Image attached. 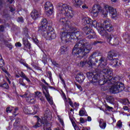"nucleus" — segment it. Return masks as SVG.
<instances>
[{"label":"nucleus","instance_id":"1","mask_svg":"<svg viewBox=\"0 0 130 130\" xmlns=\"http://www.w3.org/2000/svg\"><path fill=\"white\" fill-rule=\"evenodd\" d=\"M102 73L104 74H98L96 73L87 72V77L89 80H91L90 83L93 85H100L102 86L105 84H108L107 81H109V78H112L113 72L112 69H103Z\"/></svg>","mask_w":130,"mask_h":130},{"label":"nucleus","instance_id":"2","mask_svg":"<svg viewBox=\"0 0 130 130\" xmlns=\"http://www.w3.org/2000/svg\"><path fill=\"white\" fill-rule=\"evenodd\" d=\"M92 49V45L86 40H81L75 45L72 50L73 55H79L80 57L88 54Z\"/></svg>","mask_w":130,"mask_h":130},{"label":"nucleus","instance_id":"3","mask_svg":"<svg viewBox=\"0 0 130 130\" xmlns=\"http://www.w3.org/2000/svg\"><path fill=\"white\" fill-rule=\"evenodd\" d=\"M47 19L46 18H43L41 21V24L39 27V31H40L44 38H45L47 40H53L55 39L56 37V34L54 33L53 28L51 26H48L47 29Z\"/></svg>","mask_w":130,"mask_h":130},{"label":"nucleus","instance_id":"4","mask_svg":"<svg viewBox=\"0 0 130 130\" xmlns=\"http://www.w3.org/2000/svg\"><path fill=\"white\" fill-rule=\"evenodd\" d=\"M94 57H98L96 58L97 60L99 61V63L101 68L103 69V70H111V69H106V66H107V59L106 58L103 57L102 54L101 53L93 52V53L88 58V61L87 62V64H88V68L92 69L94 63H93L92 58Z\"/></svg>","mask_w":130,"mask_h":130},{"label":"nucleus","instance_id":"5","mask_svg":"<svg viewBox=\"0 0 130 130\" xmlns=\"http://www.w3.org/2000/svg\"><path fill=\"white\" fill-rule=\"evenodd\" d=\"M81 36H83V32L79 31L60 32V38L63 43H71L72 40L79 39Z\"/></svg>","mask_w":130,"mask_h":130},{"label":"nucleus","instance_id":"6","mask_svg":"<svg viewBox=\"0 0 130 130\" xmlns=\"http://www.w3.org/2000/svg\"><path fill=\"white\" fill-rule=\"evenodd\" d=\"M57 14L64 15L67 18L72 19L74 17V11L72 10V7L68 4L59 3L57 5Z\"/></svg>","mask_w":130,"mask_h":130},{"label":"nucleus","instance_id":"7","mask_svg":"<svg viewBox=\"0 0 130 130\" xmlns=\"http://www.w3.org/2000/svg\"><path fill=\"white\" fill-rule=\"evenodd\" d=\"M31 123L32 124L31 127H32L33 128H38V127H40V126H41L42 124H44V130H51V127H47L50 126V123L48 122L47 120H45L44 121L43 120H41V119L38 118L37 121L36 123H34V122H32Z\"/></svg>","mask_w":130,"mask_h":130},{"label":"nucleus","instance_id":"8","mask_svg":"<svg viewBox=\"0 0 130 130\" xmlns=\"http://www.w3.org/2000/svg\"><path fill=\"white\" fill-rule=\"evenodd\" d=\"M123 90H124V84L122 82H118L114 83V85L111 87L110 92L113 94H117Z\"/></svg>","mask_w":130,"mask_h":130},{"label":"nucleus","instance_id":"9","mask_svg":"<svg viewBox=\"0 0 130 130\" xmlns=\"http://www.w3.org/2000/svg\"><path fill=\"white\" fill-rule=\"evenodd\" d=\"M105 10L103 12L104 17L107 16V14H108V12L109 14H111L112 15V19H115L116 17H117V12L116 11V9H113L112 7H110L108 5L105 6Z\"/></svg>","mask_w":130,"mask_h":130},{"label":"nucleus","instance_id":"10","mask_svg":"<svg viewBox=\"0 0 130 130\" xmlns=\"http://www.w3.org/2000/svg\"><path fill=\"white\" fill-rule=\"evenodd\" d=\"M102 12H103V10H102V8L100 7V5H95L92 7L91 15L93 18H96L98 17V14L99 13H102Z\"/></svg>","mask_w":130,"mask_h":130},{"label":"nucleus","instance_id":"11","mask_svg":"<svg viewBox=\"0 0 130 130\" xmlns=\"http://www.w3.org/2000/svg\"><path fill=\"white\" fill-rule=\"evenodd\" d=\"M42 88L43 89V93L45 95L47 101L50 105H52V104H53V101H52V98L50 96V95L49 94L48 88L45 85H42Z\"/></svg>","mask_w":130,"mask_h":130},{"label":"nucleus","instance_id":"12","mask_svg":"<svg viewBox=\"0 0 130 130\" xmlns=\"http://www.w3.org/2000/svg\"><path fill=\"white\" fill-rule=\"evenodd\" d=\"M22 98H26V101L28 103H35V97L32 96V94L28 92H25L24 94L20 95Z\"/></svg>","mask_w":130,"mask_h":130},{"label":"nucleus","instance_id":"13","mask_svg":"<svg viewBox=\"0 0 130 130\" xmlns=\"http://www.w3.org/2000/svg\"><path fill=\"white\" fill-rule=\"evenodd\" d=\"M107 41L108 43L113 45H118L119 43L118 38H115L113 35H110L109 37L107 38Z\"/></svg>","mask_w":130,"mask_h":130},{"label":"nucleus","instance_id":"14","mask_svg":"<svg viewBox=\"0 0 130 130\" xmlns=\"http://www.w3.org/2000/svg\"><path fill=\"white\" fill-rule=\"evenodd\" d=\"M103 25L105 29H106V31H108V32H111L113 31V27L109 24V21H108V20L105 21L103 22Z\"/></svg>","mask_w":130,"mask_h":130},{"label":"nucleus","instance_id":"15","mask_svg":"<svg viewBox=\"0 0 130 130\" xmlns=\"http://www.w3.org/2000/svg\"><path fill=\"white\" fill-rule=\"evenodd\" d=\"M110 60L113 68H119V67L121 66V61H120L118 58H114Z\"/></svg>","mask_w":130,"mask_h":130},{"label":"nucleus","instance_id":"16","mask_svg":"<svg viewBox=\"0 0 130 130\" xmlns=\"http://www.w3.org/2000/svg\"><path fill=\"white\" fill-rule=\"evenodd\" d=\"M30 16L34 20H36V19H38V18H39L41 16V13L36 10H34L31 13Z\"/></svg>","mask_w":130,"mask_h":130},{"label":"nucleus","instance_id":"17","mask_svg":"<svg viewBox=\"0 0 130 130\" xmlns=\"http://www.w3.org/2000/svg\"><path fill=\"white\" fill-rule=\"evenodd\" d=\"M117 56V53L115 51L112 50L108 53V58L109 60H112L113 57H116Z\"/></svg>","mask_w":130,"mask_h":130},{"label":"nucleus","instance_id":"18","mask_svg":"<svg viewBox=\"0 0 130 130\" xmlns=\"http://www.w3.org/2000/svg\"><path fill=\"white\" fill-rule=\"evenodd\" d=\"M117 56V53L115 51L112 50L108 53V58L109 60H112L113 57H116Z\"/></svg>","mask_w":130,"mask_h":130},{"label":"nucleus","instance_id":"19","mask_svg":"<svg viewBox=\"0 0 130 130\" xmlns=\"http://www.w3.org/2000/svg\"><path fill=\"white\" fill-rule=\"evenodd\" d=\"M119 80H120V77L116 76L111 79L110 78H109V80H107V82L109 85H110L111 84H115V83H117L118 82V81H119Z\"/></svg>","mask_w":130,"mask_h":130},{"label":"nucleus","instance_id":"20","mask_svg":"<svg viewBox=\"0 0 130 130\" xmlns=\"http://www.w3.org/2000/svg\"><path fill=\"white\" fill-rule=\"evenodd\" d=\"M85 77L84 76V74H83L81 73H78L76 77V80L80 84H81L82 82H84V80H85Z\"/></svg>","mask_w":130,"mask_h":130},{"label":"nucleus","instance_id":"21","mask_svg":"<svg viewBox=\"0 0 130 130\" xmlns=\"http://www.w3.org/2000/svg\"><path fill=\"white\" fill-rule=\"evenodd\" d=\"M44 115V118L41 120H43L44 122V121L47 120V118H48V117H50V116H51V112L49 110V109L48 108L46 109V110L45 111V113Z\"/></svg>","mask_w":130,"mask_h":130},{"label":"nucleus","instance_id":"22","mask_svg":"<svg viewBox=\"0 0 130 130\" xmlns=\"http://www.w3.org/2000/svg\"><path fill=\"white\" fill-rule=\"evenodd\" d=\"M23 45L26 48L28 49H31V44L28 41V38L27 37H24L22 39Z\"/></svg>","mask_w":130,"mask_h":130},{"label":"nucleus","instance_id":"23","mask_svg":"<svg viewBox=\"0 0 130 130\" xmlns=\"http://www.w3.org/2000/svg\"><path fill=\"white\" fill-rule=\"evenodd\" d=\"M74 3V6L76 8H80L83 5V1L82 0H72Z\"/></svg>","mask_w":130,"mask_h":130},{"label":"nucleus","instance_id":"24","mask_svg":"<svg viewBox=\"0 0 130 130\" xmlns=\"http://www.w3.org/2000/svg\"><path fill=\"white\" fill-rule=\"evenodd\" d=\"M59 22L60 24L62 25H67V26H69L71 22L68 21L67 18H61L59 19Z\"/></svg>","mask_w":130,"mask_h":130},{"label":"nucleus","instance_id":"25","mask_svg":"<svg viewBox=\"0 0 130 130\" xmlns=\"http://www.w3.org/2000/svg\"><path fill=\"white\" fill-rule=\"evenodd\" d=\"M99 123L100 127L102 129H105V127H106V122H104V120H103V119H100Z\"/></svg>","mask_w":130,"mask_h":130},{"label":"nucleus","instance_id":"26","mask_svg":"<svg viewBox=\"0 0 130 130\" xmlns=\"http://www.w3.org/2000/svg\"><path fill=\"white\" fill-rule=\"evenodd\" d=\"M45 10L47 11L49 9H53V5L50 2H47L45 4Z\"/></svg>","mask_w":130,"mask_h":130},{"label":"nucleus","instance_id":"27","mask_svg":"<svg viewBox=\"0 0 130 130\" xmlns=\"http://www.w3.org/2000/svg\"><path fill=\"white\" fill-rule=\"evenodd\" d=\"M35 97H37L38 100H41V101H44V99L42 97V93L41 92H35Z\"/></svg>","mask_w":130,"mask_h":130},{"label":"nucleus","instance_id":"28","mask_svg":"<svg viewBox=\"0 0 130 130\" xmlns=\"http://www.w3.org/2000/svg\"><path fill=\"white\" fill-rule=\"evenodd\" d=\"M83 31L85 32V34L86 35H88V34H90L93 30L88 27V26H86L85 27L83 28Z\"/></svg>","mask_w":130,"mask_h":130},{"label":"nucleus","instance_id":"29","mask_svg":"<svg viewBox=\"0 0 130 130\" xmlns=\"http://www.w3.org/2000/svg\"><path fill=\"white\" fill-rule=\"evenodd\" d=\"M68 51V47L66 46H62L60 47V51L61 54H64L66 52Z\"/></svg>","mask_w":130,"mask_h":130},{"label":"nucleus","instance_id":"30","mask_svg":"<svg viewBox=\"0 0 130 130\" xmlns=\"http://www.w3.org/2000/svg\"><path fill=\"white\" fill-rule=\"evenodd\" d=\"M89 35L87 36L88 39H93V38H96V34L94 30H91V32H89Z\"/></svg>","mask_w":130,"mask_h":130},{"label":"nucleus","instance_id":"31","mask_svg":"<svg viewBox=\"0 0 130 130\" xmlns=\"http://www.w3.org/2000/svg\"><path fill=\"white\" fill-rule=\"evenodd\" d=\"M107 101L111 104H113L114 102V98H113V96L110 95L107 97Z\"/></svg>","mask_w":130,"mask_h":130},{"label":"nucleus","instance_id":"32","mask_svg":"<svg viewBox=\"0 0 130 130\" xmlns=\"http://www.w3.org/2000/svg\"><path fill=\"white\" fill-rule=\"evenodd\" d=\"M99 33L101 34V35H102V36H106L107 35L106 30L103 28H101L99 29Z\"/></svg>","mask_w":130,"mask_h":130},{"label":"nucleus","instance_id":"33","mask_svg":"<svg viewBox=\"0 0 130 130\" xmlns=\"http://www.w3.org/2000/svg\"><path fill=\"white\" fill-rule=\"evenodd\" d=\"M0 87H2V88H3L4 89H9V88L10 87L8 83H3L1 81H0Z\"/></svg>","mask_w":130,"mask_h":130},{"label":"nucleus","instance_id":"34","mask_svg":"<svg viewBox=\"0 0 130 130\" xmlns=\"http://www.w3.org/2000/svg\"><path fill=\"white\" fill-rule=\"evenodd\" d=\"M0 69L1 70H2V71L4 72V73H5V74L7 75V76H8L9 77H11V74L9 73L8 71H7V69H6V68H5V66H2V67H0Z\"/></svg>","mask_w":130,"mask_h":130},{"label":"nucleus","instance_id":"35","mask_svg":"<svg viewBox=\"0 0 130 130\" xmlns=\"http://www.w3.org/2000/svg\"><path fill=\"white\" fill-rule=\"evenodd\" d=\"M46 14L47 16H48V17H49V16H51V15L53 14V8H50L48 11H46Z\"/></svg>","mask_w":130,"mask_h":130},{"label":"nucleus","instance_id":"36","mask_svg":"<svg viewBox=\"0 0 130 130\" xmlns=\"http://www.w3.org/2000/svg\"><path fill=\"white\" fill-rule=\"evenodd\" d=\"M124 39L127 43H129L130 41V36L128 34H125L124 35Z\"/></svg>","mask_w":130,"mask_h":130},{"label":"nucleus","instance_id":"37","mask_svg":"<svg viewBox=\"0 0 130 130\" xmlns=\"http://www.w3.org/2000/svg\"><path fill=\"white\" fill-rule=\"evenodd\" d=\"M5 67V61L3 59V57H2V55L0 54V67Z\"/></svg>","mask_w":130,"mask_h":130},{"label":"nucleus","instance_id":"38","mask_svg":"<svg viewBox=\"0 0 130 130\" xmlns=\"http://www.w3.org/2000/svg\"><path fill=\"white\" fill-rule=\"evenodd\" d=\"M84 23H86V24H88L89 25H91V23H92V19H91L90 18H86L85 19V21H84Z\"/></svg>","mask_w":130,"mask_h":130},{"label":"nucleus","instance_id":"39","mask_svg":"<svg viewBox=\"0 0 130 130\" xmlns=\"http://www.w3.org/2000/svg\"><path fill=\"white\" fill-rule=\"evenodd\" d=\"M34 109V112L31 113V114H36V113H37V111H39V107L38 106H35Z\"/></svg>","mask_w":130,"mask_h":130},{"label":"nucleus","instance_id":"40","mask_svg":"<svg viewBox=\"0 0 130 130\" xmlns=\"http://www.w3.org/2000/svg\"><path fill=\"white\" fill-rule=\"evenodd\" d=\"M122 103L124 104V105H126V104H129V101L127 99H124L122 100Z\"/></svg>","mask_w":130,"mask_h":130},{"label":"nucleus","instance_id":"41","mask_svg":"<svg viewBox=\"0 0 130 130\" xmlns=\"http://www.w3.org/2000/svg\"><path fill=\"white\" fill-rule=\"evenodd\" d=\"M86 63H87V61H81L80 63V67L83 68L86 66Z\"/></svg>","mask_w":130,"mask_h":130},{"label":"nucleus","instance_id":"42","mask_svg":"<svg viewBox=\"0 0 130 130\" xmlns=\"http://www.w3.org/2000/svg\"><path fill=\"white\" fill-rule=\"evenodd\" d=\"M4 4H5V0H0V11L3 9Z\"/></svg>","mask_w":130,"mask_h":130},{"label":"nucleus","instance_id":"43","mask_svg":"<svg viewBox=\"0 0 130 130\" xmlns=\"http://www.w3.org/2000/svg\"><path fill=\"white\" fill-rule=\"evenodd\" d=\"M52 64H53V66H55V67H56L57 68H60V65H59V64L56 63L55 62V61H52Z\"/></svg>","mask_w":130,"mask_h":130},{"label":"nucleus","instance_id":"44","mask_svg":"<svg viewBox=\"0 0 130 130\" xmlns=\"http://www.w3.org/2000/svg\"><path fill=\"white\" fill-rule=\"evenodd\" d=\"M19 121H20V118H17L16 120V121L14 123L13 125L14 126H17V125H18V123H19Z\"/></svg>","mask_w":130,"mask_h":130},{"label":"nucleus","instance_id":"45","mask_svg":"<svg viewBox=\"0 0 130 130\" xmlns=\"http://www.w3.org/2000/svg\"><path fill=\"white\" fill-rule=\"evenodd\" d=\"M32 41L36 43V44H38L39 43V41H38V39H37V38H32Z\"/></svg>","mask_w":130,"mask_h":130},{"label":"nucleus","instance_id":"46","mask_svg":"<svg viewBox=\"0 0 130 130\" xmlns=\"http://www.w3.org/2000/svg\"><path fill=\"white\" fill-rule=\"evenodd\" d=\"M79 114L80 116H83V115H85V111L84 110H80L79 112Z\"/></svg>","mask_w":130,"mask_h":130},{"label":"nucleus","instance_id":"47","mask_svg":"<svg viewBox=\"0 0 130 130\" xmlns=\"http://www.w3.org/2000/svg\"><path fill=\"white\" fill-rule=\"evenodd\" d=\"M90 25H93L94 27H97V21L96 20H93L91 21V23Z\"/></svg>","mask_w":130,"mask_h":130},{"label":"nucleus","instance_id":"48","mask_svg":"<svg viewBox=\"0 0 130 130\" xmlns=\"http://www.w3.org/2000/svg\"><path fill=\"white\" fill-rule=\"evenodd\" d=\"M13 111V109H12V108H11L10 107H8L6 109V112H7V113H9V112H11Z\"/></svg>","mask_w":130,"mask_h":130},{"label":"nucleus","instance_id":"49","mask_svg":"<svg viewBox=\"0 0 130 130\" xmlns=\"http://www.w3.org/2000/svg\"><path fill=\"white\" fill-rule=\"evenodd\" d=\"M19 75L20 77H21V78H23V79H25L27 77L26 76V75H25L24 73L23 72H21Z\"/></svg>","mask_w":130,"mask_h":130},{"label":"nucleus","instance_id":"50","mask_svg":"<svg viewBox=\"0 0 130 130\" xmlns=\"http://www.w3.org/2000/svg\"><path fill=\"white\" fill-rule=\"evenodd\" d=\"M117 126H118V127H121V126H122V122L120 121H118L117 123Z\"/></svg>","mask_w":130,"mask_h":130},{"label":"nucleus","instance_id":"51","mask_svg":"<svg viewBox=\"0 0 130 130\" xmlns=\"http://www.w3.org/2000/svg\"><path fill=\"white\" fill-rule=\"evenodd\" d=\"M102 43H103V41H96L93 43V44L94 45H96V44H102Z\"/></svg>","mask_w":130,"mask_h":130},{"label":"nucleus","instance_id":"52","mask_svg":"<svg viewBox=\"0 0 130 130\" xmlns=\"http://www.w3.org/2000/svg\"><path fill=\"white\" fill-rule=\"evenodd\" d=\"M19 84L22 85V86H26V84L23 82L22 79H19Z\"/></svg>","mask_w":130,"mask_h":130},{"label":"nucleus","instance_id":"53","mask_svg":"<svg viewBox=\"0 0 130 130\" xmlns=\"http://www.w3.org/2000/svg\"><path fill=\"white\" fill-rule=\"evenodd\" d=\"M48 77H49V78H50V79H51V76H52V74H51V72L50 71H48L47 72V74Z\"/></svg>","mask_w":130,"mask_h":130},{"label":"nucleus","instance_id":"54","mask_svg":"<svg viewBox=\"0 0 130 130\" xmlns=\"http://www.w3.org/2000/svg\"><path fill=\"white\" fill-rule=\"evenodd\" d=\"M0 31L1 32L5 31V26L4 25H0Z\"/></svg>","mask_w":130,"mask_h":130},{"label":"nucleus","instance_id":"55","mask_svg":"<svg viewBox=\"0 0 130 130\" xmlns=\"http://www.w3.org/2000/svg\"><path fill=\"white\" fill-rule=\"evenodd\" d=\"M21 130H29V129H28V127H27V126L24 125L21 126Z\"/></svg>","mask_w":130,"mask_h":130},{"label":"nucleus","instance_id":"56","mask_svg":"<svg viewBox=\"0 0 130 130\" xmlns=\"http://www.w3.org/2000/svg\"><path fill=\"white\" fill-rule=\"evenodd\" d=\"M15 46H16V47H21V46H22V44L21 43L18 42L15 44Z\"/></svg>","mask_w":130,"mask_h":130},{"label":"nucleus","instance_id":"57","mask_svg":"<svg viewBox=\"0 0 130 130\" xmlns=\"http://www.w3.org/2000/svg\"><path fill=\"white\" fill-rule=\"evenodd\" d=\"M80 122L81 123H85V122H86V121H87V120H84V118H82V117H81L80 118Z\"/></svg>","mask_w":130,"mask_h":130},{"label":"nucleus","instance_id":"58","mask_svg":"<svg viewBox=\"0 0 130 130\" xmlns=\"http://www.w3.org/2000/svg\"><path fill=\"white\" fill-rule=\"evenodd\" d=\"M76 86L78 89H79L80 91H83V88H82V86H81V85L79 84H76Z\"/></svg>","mask_w":130,"mask_h":130},{"label":"nucleus","instance_id":"59","mask_svg":"<svg viewBox=\"0 0 130 130\" xmlns=\"http://www.w3.org/2000/svg\"><path fill=\"white\" fill-rule=\"evenodd\" d=\"M23 21H24L23 17H18L17 19L18 22H23Z\"/></svg>","mask_w":130,"mask_h":130},{"label":"nucleus","instance_id":"60","mask_svg":"<svg viewBox=\"0 0 130 130\" xmlns=\"http://www.w3.org/2000/svg\"><path fill=\"white\" fill-rule=\"evenodd\" d=\"M46 59H47V58L46 57V54L43 55L42 57V60H46Z\"/></svg>","mask_w":130,"mask_h":130},{"label":"nucleus","instance_id":"61","mask_svg":"<svg viewBox=\"0 0 130 130\" xmlns=\"http://www.w3.org/2000/svg\"><path fill=\"white\" fill-rule=\"evenodd\" d=\"M7 46L8 47V48H10V49H12L13 48V46L12 45L7 44Z\"/></svg>","mask_w":130,"mask_h":130},{"label":"nucleus","instance_id":"62","mask_svg":"<svg viewBox=\"0 0 130 130\" xmlns=\"http://www.w3.org/2000/svg\"><path fill=\"white\" fill-rule=\"evenodd\" d=\"M126 15H127V16H129L130 15V11H129V10L126 11Z\"/></svg>","mask_w":130,"mask_h":130},{"label":"nucleus","instance_id":"63","mask_svg":"<svg viewBox=\"0 0 130 130\" xmlns=\"http://www.w3.org/2000/svg\"><path fill=\"white\" fill-rule=\"evenodd\" d=\"M9 9L10 12H14V11H15V10H14V8H13L12 7H10Z\"/></svg>","mask_w":130,"mask_h":130},{"label":"nucleus","instance_id":"64","mask_svg":"<svg viewBox=\"0 0 130 130\" xmlns=\"http://www.w3.org/2000/svg\"><path fill=\"white\" fill-rule=\"evenodd\" d=\"M74 129L75 130H80V128H79L78 126H74Z\"/></svg>","mask_w":130,"mask_h":130}]
</instances>
